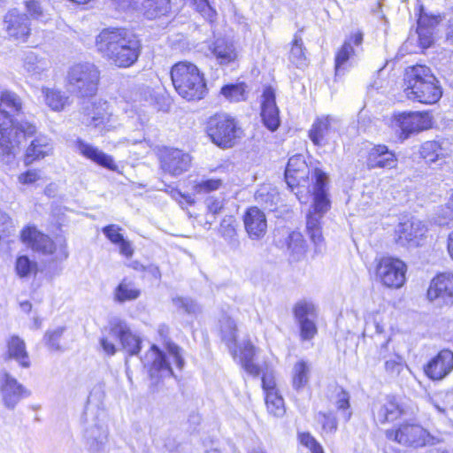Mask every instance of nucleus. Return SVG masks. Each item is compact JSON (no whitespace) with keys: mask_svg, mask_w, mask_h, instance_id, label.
<instances>
[{"mask_svg":"<svg viewBox=\"0 0 453 453\" xmlns=\"http://www.w3.org/2000/svg\"><path fill=\"white\" fill-rule=\"evenodd\" d=\"M120 231L121 227L114 224L108 225L102 229L106 238L113 244L119 246L120 254L129 258L133 256L134 250L131 242L124 238Z\"/></svg>","mask_w":453,"mask_h":453,"instance_id":"obj_36","label":"nucleus"},{"mask_svg":"<svg viewBox=\"0 0 453 453\" xmlns=\"http://www.w3.org/2000/svg\"><path fill=\"white\" fill-rule=\"evenodd\" d=\"M427 297L432 301L441 298L453 303V273H442L435 276L427 289Z\"/></svg>","mask_w":453,"mask_h":453,"instance_id":"obj_26","label":"nucleus"},{"mask_svg":"<svg viewBox=\"0 0 453 453\" xmlns=\"http://www.w3.org/2000/svg\"><path fill=\"white\" fill-rule=\"evenodd\" d=\"M173 302L176 306L182 308L188 313H196L199 311L197 303L189 298L179 297Z\"/></svg>","mask_w":453,"mask_h":453,"instance_id":"obj_61","label":"nucleus"},{"mask_svg":"<svg viewBox=\"0 0 453 453\" xmlns=\"http://www.w3.org/2000/svg\"><path fill=\"white\" fill-rule=\"evenodd\" d=\"M262 387L265 395H267V393H270V391H278L276 389V382L273 371L266 370L265 372H263Z\"/></svg>","mask_w":453,"mask_h":453,"instance_id":"obj_60","label":"nucleus"},{"mask_svg":"<svg viewBox=\"0 0 453 453\" xmlns=\"http://www.w3.org/2000/svg\"><path fill=\"white\" fill-rule=\"evenodd\" d=\"M207 210L212 215L219 213L223 208V201L215 197H209L206 200Z\"/></svg>","mask_w":453,"mask_h":453,"instance_id":"obj_64","label":"nucleus"},{"mask_svg":"<svg viewBox=\"0 0 453 453\" xmlns=\"http://www.w3.org/2000/svg\"><path fill=\"white\" fill-rule=\"evenodd\" d=\"M293 313L299 325L301 339L303 341L313 339L318 333L315 323L318 313L315 305L308 301H299L295 304Z\"/></svg>","mask_w":453,"mask_h":453,"instance_id":"obj_12","label":"nucleus"},{"mask_svg":"<svg viewBox=\"0 0 453 453\" xmlns=\"http://www.w3.org/2000/svg\"><path fill=\"white\" fill-rule=\"evenodd\" d=\"M316 419L321 424L323 433L332 434L336 432L338 426L337 419L332 413L319 412Z\"/></svg>","mask_w":453,"mask_h":453,"instance_id":"obj_53","label":"nucleus"},{"mask_svg":"<svg viewBox=\"0 0 453 453\" xmlns=\"http://www.w3.org/2000/svg\"><path fill=\"white\" fill-rule=\"evenodd\" d=\"M15 270L20 278H27L36 273L37 263L27 256H19L16 259Z\"/></svg>","mask_w":453,"mask_h":453,"instance_id":"obj_52","label":"nucleus"},{"mask_svg":"<svg viewBox=\"0 0 453 453\" xmlns=\"http://www.w3.org/2000/svg\"><path fill=\"white\" fill-rule=\"evenodd\" d=\"M110 335L118 339L122 349L130 356L137 355L140 352L142 339L131 331L125 320L118 318L111 319L110 322Z\"/></svg>","mask_w":453,"mask_h":453,"instance_id":"obj_17","label":"nucleus"},{"mask_svg":"<svg viewBox=\"0 0 453 453\" xmlns=\"http://www.w3.org/2000/svg\"><path fill=\"white\" fill-rule=\"evenodd\" d=\"M82 122L97 129L100 133H105L113 129L116 121L112 119L111 114L108 112L106 102L91 104L84 109Z\"/></svg>","mask_w":453,"mask_h":453,"instance_id":"obj_14","label":"nucleus"},{"mask_svg":"<svg viewBox=\"0 0 453 453\" xmlns=\"http://www.w3.org/2000/svg\"><path fill=\"white\" fill-rule=\"evenodd\" d=\"M7 356L14 359L22 368H29L31 362L24 340L17 335H12L7 341Z\"/></svg>","mask_w":453,"mask_h":453,"instance_id":"obj_34","label":"nucleus"},{"mask_svg":"<svg viewBox=\"0 0 453 453\" xmlns=\"http://www.w3.org/2000/svg\"><path fill=\"white\" fill-rule=\"evenodd\" d=\"M140 296V288L134 281L127 279L122 280L113 291L114 300L120 303L134 301Z\"/></svg>","mask_w":453,"mask_h":453,"instance_id":"obj_42","label":"nucleus"},{"mask_svg":"<svg viewBox=\"0 0 453 453\" xmlns=\"http://www.w3.org/2000/svg\"><path fill=\"white\" fill-rule=\"evenodd\" d=\"M189 3L206 20L213 21L217 12L208 0H189Z\"/></svg>","mask_w":453,"mask_h":453,"instance_id":"obj_54","label":"nucleus"},{"mask_svg":"<svg viewBox=\"0 0 453 453\" xmlns=\"http://www.w3.org/2000/svg\"><path fill=\"white\" fill-rule=\"evenodd\" d=\"M76 149L81 155L96 163L97 165L112 171L117 169L112 157L96 147L87 143L82 140H77Z\"/></svg>","mask_w":453,"mask_h":453,"instance_id":"obj_32","label":"nucleus"},{"mask_svg":"<svg viewBox=\"0 0 453 453\" xmlns=\"http://www.w3.org/2000/svg\"><path fill=\"white\" fill-rule=\"evenodd\" d=\"M406 264L395 257H381L377 265L375 275L377 280L388 288H400L406 281Z\"/></svg>","mask_w":453,"mask_h":453,"instance_id":"obj_8","label":"nucleus"},{"mask_svg":"<svg viewBox=\"0 0 453 453\" xmlns=\"http://www.w3.org/2000/svg\"><path fill=\"white\" fill-rule=\"evenodd\" d=\"M210 50L220 65H227L237 58L234 44L223 39L216 40Z\"/></svg>","mask_w":453,"mask_h":453,"instance_id":"obj_39","label":"nucleus"},{"mask_svg":"<svg viewBox=\"0 0 453 453\" xmlns=\"http://www.w3.org/2000/svg\"><path fill=\"white\" fill-rule=\"evenodd\" d=\"M165 349L167 350L169 357L175 363L176 366L181 369L184 365V360L181 357L180 349L179 348V346L173 342H167L165 345Z\"/></svg>","mask_w":453,"mask_h":453,"instance_id":"obj_59","label":"nucleus"},{"mask_svg":"<svg viewBox=\"0 0 453 453\" xmlns=\"http://www.w3.org/2000/svg\"><path fill=\"white\" fill-rule=\"evenodd\" d=\"M440 21V15L428 14L423 9L421 10L418 19L417 34L423 49H427L433 44L434 29Z\"/></svg>","mask_w":453,"mask_h":453,"instance_id":"obj_29","label":"nucleus"},{"mask_svg":"<svg viewBox=\"0 0 453 453\" xmlns=\"http://www.w3.org/2000/svg\"><path fill=\"white\" fill-rule=\"evenodd\" d=\"M261 117L265 126L274 131L280 125L279 110L275 102V92L271 87L264 89L261 102Z\"/></svg>","mask_w":453,"mask_h":453,"instance_id":"obj_28","label":"nucleus"},{"mask_svg":"<svg viewBox=\"0 0 453 453\" xmlns=\"http://www.w3.org/2000/svg\"><path fill=\"white\" fill-rule=\"evenodd\" d=\"M142 361L144 367L148 369L150 379L155 380V382H157L159 379L168 378L173 375L165 354L156 345L150 347Z\"/></svg>","mask_w":453,"mask_h":453,"instance_id":"obj_18","label":"nucleus"},{"mask_svg":"<svg viewBox=\"0 0 453 453\" xmlns=\"http://www.w3.org/2000/svg\"><path fill=\"white\" fill-rule=\"evenodd\" d=\"M255 200L265 209L273 210V206L280 201V195L272 184H263L256 191Z\"/></svg>","mask_w":453,"mask_h":453,"instance_id":"obj_43","label":"nucleus"},{"mask_svg":"<svg viewBox=\"0 0 453 453\" xmlns=\"http://www.w3.org/2000/svg\"><path fill=\"white\" fill-rule=\"evenodd\" d=\"M289 60L298 68H302L307 65L305 48L303 46V39L298 33L295 34L292 41Z\"/></svg>","mask_w":453,"mask_h":453,"instance_id":"obj_47","label":"nucleus"},{"mask_svg":"<svg viewBox=\"0 0 453 453\" xmlns=\"http://www.w3.org/2000/svg\"><path fill=\"white\" fill-rule=\"evenodd\" d=\"M404 94L411 101L432 104L440 100L442 95L438 81L429 67L417 65L406 69Z\"/></svg>","mask_w":453,"mask_h":453,"instance_id":"obj_3","label":"nucleus"},{"mask_svg":"<svg viewBox=\"0 0 453 453\" xmlns=\"http://www.w3.org/2000/svg\"><path fill=\"white\" fill-rule=\"evenodd\" d=\"M221 94L230 102H241L246 99V86L244 83L228 84L221 88Z\"/></svg>","mask_w":453,"mask_h":453,"instance_id":"obj_50","label":"nucleus"},{"mask_svg":"<svg viewBox=\"0 0 453 453\" xmlns=\"http://www.w3.org/2000/svg\"><path fill=\"white\" fill-rule=\"evenodd\" d=\"M85 439L88 449L95 453L101 450L107 440V430L104 426L95 425L85 431Z\"/></svg>","mask_w":453,"mask_h":453,"instance_id":"obj_41","label":"nucleus"},{"mask_svg":"<svg viewBox=\"0 0 453 453\" xmlns=\"http://www.w3.org/2000/svg\"><path fill=\"white\" fill-rule=\"evenodd\" d=\"M131 6L149 19L165 15L169 7V0H130Z\"/></svg>","mask_w":453,"mask_h":453,"instance_id":"obj_33","label":"nucleus"},{"mask_svg":"<svg viewBox=\"0 0 453 453\" xmlns=\"http://www.w3.org/2000/svg\"><path fill=\"white\" fill-rule=\"evenodd\" d=\"M221 339L227 346L232 355L237 357L236 348V325L230 318H224L220 320Z\"/></svg>","mask_w":453,"mask_h":453,"instance_id":"obj_45","label":"nucleus"},{"mask_svg":"<svg viewBox=\"0 0 453 453\" xmlns=\"http://www.w3.org/2000/svg\"><path fill=\"white\" fill-rule=\"evenodd\" d=\"M244 227L252 240H260L266 234L267 220L264 211L257 207L249 208L243 217Z\"/></svg>","mask_w":453,"mask_h":453,"instance_id":"obj_27","label":"nucleus"},{"mask_svg":"<svg viewBox=\"0 0 453 453\" xmlns=\"http://www.w3.org/2000/svg\"><path fill=\"white\" fill-rule=\"evenodd\" d=\"M239 350V358L242 368L251 376L257 377L261 372V369L253 362V357L256 354L254 345L250 341L243 342Z\"/></svg>","mask_w":453,"mask_h":453,"instance_id":"obj_40","label":"nucleus"},{"mask_svg":"<svg viewBox=\"0 0 453 453\" xmlns=\"http://www.w3.org/2000/svg\"><path fill=\"white\" fill-rule=\"evenodd\" d=\"M332 401L337 410L342 411L344 419L349 421L352 415V412L349 411V394L341 388H337Z\"/></svg>","mask_w":453,"mask_h":453,"instance_id":"obj_51","label":"nucleus"},{"mask_svg":"<svg viewBox=\"0 0 453 453\" xmlns=\"http://www.w3.org/2000/svg\"><path fill=\"white\" fill-rule=\"evenodd\" d=\"M0 391L4 406L11 410L21 399L30 395V391L6 371H3L0 375Z\"/></svg>","mask_w":453,"mask_h":453,"instance_id":"obj_16","label":"nucleus"},{"mask_svg":"<svg viewBox=\"0 0 453 453\" xmlns=\"http://www.w3.org/2000/svg\"><path fill=\"white\" fill-rule=\"evenodd\" d=\"M27 10L32 18L36 19H43L45 18L41 4L35 0H29L26 3Z\"/></svg>","mask_w":453,"mask_h":453,"instance_id":"obj_62","label":"nucleus"},{"mask_svg":"<svg viewBox=\"0 0 453 453\" xmlns=\"http://www.w3.org/2000/svg\"><path fill=\"white\" fill-rule=\"evenodd\" d=\"M363 42V34L360 32L355 33L348 40L344 42L342 46L339 49L335 56V73L340 75L343 73L353 62L357 50L354 48H358Z\"/></svg>","mask_w":453,"mask_h":453,"instance_id":"obj_24","label":"nucleus"},{"mask_svg":"<svg viewBox=\"0 0 453 453\" xmlns=\"http://www.w3.org/2000/svg\"><path fill=\"white\" fill-rule=\"evenodd\" d=\"M287 249L292 261H299L305 257L306 247L303 237L299 232H291L287 239Z\"/></svg>","mask_w":453,"mask_h":453,"instance_id":"obj_44","label":"nucleus"},{"mask_svg":"<svg viewBox=\"0 0 453 453\" xmlns=\"http://www.w3.org/2000/svg\"><path fill=\"white\" fill-rule=\"evenodd\" d=\"M207 133L217 146L231 148L237 138V124L234 118L226 113L215 114L208 121Z\"/></svg>","mask_w":453,"mask_h":453,"instance_id":"obj_7","label":"nucleus"},{"mask_svg":"<svg viewBox=\"0 0 453 453\" xmlns=\"http://www.w3.org/2000/svg\"><path fill=\"white\" fill-rule=\"evenodd\" d=\"M385 318L384 315L379 311L371 312L365 317V325L364 329V335L367 337L373 338L375 336L382 337V342L380 343V355L386 358L385 352L387 351V348L390 338L385 334Z\"/></svg>","mask_w":453,"mask_h":453,"instance_id":"obj_25","label":"nucleus"},{"mask_svg":"<svg viewBox=\"0 0 453 453\" xmlns=\"http://www.w3.org/2000/svg\"><path fill=\"white\" fill-rule=\"evenodd\" d=\"M426 233V226L418 219L400 223L395 230V242L403 247H418Z\"/></svg>","mask_w":453,"mask_h":453,"instance_id":"obj_19","label":"nucleus"},{"mask_svg":"<svg viewBox=\"0 0 453 453\" xmlns=\"http://www.w3.org/2000/svg\"><path fill=\"white\" fill-rule=\"evenodd\" d=\"M397 158L395 153L385 145H376L371 149L367 157V166L372 168H395Z\"/></svg>","mask_w":453,"mask_h":453,"instance_id":"obj_31","label":"nucleus"},{"mask_svg":"<svg viewBox=\"0 0 453 453\" xmlns=\"http://www.w3.org/2000/svg\"><path fill=\"white\" fill-rule=\"evenodd\" d=\"M42 93L44 96L46 104L53 111H62L69 104L68 96L59 90L42 88Z\"/></svg>","mask_w":453,"mask_h":453,"instance_id":"obj_46","label":"nucleus"},{"mask_svg":"<svg viewBox=\"0 0 453 453\" xmlns=\"http://www.w3.org/2000/svg\"><path fill=\"white\" fill-rule=\"evenodd\" d=\"M52 151L50 140L46 136H37L34 139L25 155V164L31 165L34 161L44 158Z\"/></svg>","mask_w":453,"mask_h":453,"instance_id":"obj_35","label":"nucleus"},{"mask_svg":"<svg viewBox=\"0 0 453 453\" xmlns=\"http://www.w3.org/2000/svg\"><path fill=\"white\" fill-rule=\"evenodd\" d=\"M50 63L49 59L39 57L34 52L26 54L23 59V67L25 71L35 79H42V75L49 70Z\"/></svg>","mask_w":453,"mask_h":453,"instance_id":"obj_37","label":"nucleus"},{"mask_svg":"<svg viewBox=\"0 0 453 453\" xmlns=\"http://www.w3.org/2000/svg\"><path fill=\"white\" fill-rule=\"evenodd\" d=\"M444 142L426 141L420 146V156L427 163H436L443 160L448 155V150L444 147Z\"/></svg>","mask_w":453,"mask_h":453,"instance_id":"obj_38","label":"nucleus"},{"mask_svg":"<svg viewBox=\"0 0 453 453\" xmlns=\"http://www.w3.org/2000/svg\"><path fill=\"white\" fill-rule=\"evenodd\" d=\"M386 435L389 440L404 446L418 448L434 444V438L430 434L417 424H401L396 429L388 430Z\"/></svg>","mask_w":453,"mask_h":453,"instance_id":"obj_10","label":"nucleus"},{"mask_svg":"<svg viewBox=\"0 0 453 453\" xmlns=\"http://www.w3.org/2000/svg\"><path fill=\"white\" fill-rule=\"evenodd\" d=\"M340 128L339 119L329 115L323 116L313 122L309 131V137L314 145L324 147L336 142Z\"/></svg>","mask_w":453,"mask_h":453,"instance_id":"obj_11","label":"nucleus"},{"mask_svg":"<svg viewBox=\"0 0 453 453\" xmlns=\"http://www.w3.org/2000/svg\"><path fill=\"white\" fill-rule=\"evenodd\" d=\"M171 79L176 92L184 99L200 100L206 94L203 74L190 62L181 61L173 65Z\"/></svg>","mask_w":453,"mask_h":453,"instance_id":"obj_4","label":"nucleus"},{"mask_svg":"<svg viewBox=\"0 0 453 453\" xmlns=\"http://www.w3.org/2000/svg\"><path fill=\"white\" fill-rule=\"evenodd\" d=\"M313 202L307 214L306 228L310 239L314 244L316 253L324 250V238L320 228V219L330 208L327 197V176L319 170L315 169L311 174Z\"/></svg>","mask_w":453,"mask_h":453,"instance_id":"obj_2","label":"nucleus"},{"mask_svg":"<svg viewBox=\"0 0 453 453\" xmlns=\"http://www.w3.org/2000/svg\"><path fill=\"white\" fill-rule=\"evenodd\" d=\"M23 243L34 251L43 255H51L56 250L54 242L46 234L39 232L35 226H27L21 231Z\"/></svg>","mask_w":453,"mask_h":453,"instance_id":"obj_23","label":"nucleus"},{"mask_svg":"<svg viewBox=\"0 0 453 453\" xmlns=\"http://www.w3.org/2000/svg\"><path fill=\"white\" fill-rule=\"evenodd\" d=\"M223 181L219 178L201 180L195 184L194 190L196 193H209L219 189Z\"/></svg>","mask_w":453,"mask_h":453,"instance_id":"obj_56","label":"nucleus"},{"mask_svg":"<svg viewBox=\"0 0 453 453\" xmlns=\"http://www.w3.org/2000/svg\"><path fill=\"white\" fill-rule=\"evenodd\" d=\"M159 160L162 171L173 177L187 172L191 164L190 156L178 149L166 148L163 150Z\"/></svg>","mask_w":453,"mask_h":453,"instance_id":"obj_15","label":"nucleus"},{"mask_svg":"<svg viewBox=\"0 0 453 453\" xmlns=\"http://www.w3.org/2000/svg\"><path fill=\"white\" fill-rule=\"evenodd\" d=\"M35 130V127L29 122L0 130V161L4 164L12 162L22 140L33 135Z\"/></svg>","mask_w":453,"mask_h":453,"instance_id":"obj_6","label":"nucleus"},{"mask_svg":"<svg viewBox=\"0 0 453 453\" xmlns=\"http://www.w3.org/2000/svg\"><path fill=\"white\" fill-rule=\"evenodd\" d=\"M401 413L402 409L393 396H387L383 400L377 401L372 406L373 418L380 424L396 419Z\"/></svg>","mask_w":453,"mask_h":453,"instance_id":"obj_30","label":"nucleus"},{"mask_svg":"<svg viewBox=\"0 0 453 453\" xmlns=\"http://www.w3.org/2000/svg\"><path fill=\"white\" fill-rule=\"evenodd\" d=\"M300 442L308 448L311 453H324L321 445L316 439L309 433H303L299 434Z\"/></svg>","mask_w":453,"mask_h":453,"instance_id":"obj_58","label":"nucleus"},{"mask_svg":"<svg viewBox=\"0 0 453 453\" xmlns=\"http://www.w3.org/2000/svg\"><path fill=\"white\" fill-rule=\"evenodd\" d=\"M23 102L19 96L12 91H4L0 96V130L8 127H17L24 122H19L17 117L22 112Z\"/></svg>","mask_w":453,"mask_h":453,"instance_id":"obj_13","label":"nucleus"},{"mask_svg":"<svg viewBox=\"0 0 453 453\" xmlns=\"http://www.w3.org/2000/svg\"><path fill=\"white\" fill-rule=\"evenodd\" d=\"M65 328L64 326H58L53 330H48L44 335L45 344L51 350H60L61 347L59 344V341L61 336L63 335Z\"/></svg>","mask_w":453,"mask_h":453,"instance_id":"obj_55","label":"nucleus"},{"mask_svg":"<svg viewBox=\"0 0 453 453\" xmlns=\"http://www.w3.org/2000/svg\"><path fill=\"white\" fill-rule=\"evenodd\" d=\"M5 31L10 38L18 42H27L30 35V24L27 15L19 13L17 10L10 11L4 16Z\"/></svg>","mask_w":453,"mask_h":453,"instance_id":"obj_20","label":"nucleus"},{"mask_svg":"<svg viewBox=\"0 0 453 453\" xmlns=\"http://www.w3.org/2000/svg\"><path fill=\"white\" fill-rule=\"evenodd\" d=\"M452 370L453 352L449 349L441 350L424 367L426 375L433 380L444 379Z\"/></svg>","mask_w":453,"mask_h":453,"instance_id":"obj_22","label":"nucleus"},{"mask_svg":"<svg viewBox=\"0 0 453 453\" xmlns=\"http://www.w3.org/2000/svg\"><path fill=\"white\" fill-rule=\"evenodd\" d=\"M66 79L73 93L81 97H89L97 91L100 71L93 63H77L69 68Z\"/></svg>","mask_w":453,"mask_h":453,"instance_id":"obj_5","label":"nucleus"},{"mask_svg":"<svg viewBox=\"0 0 453 453\" xmlns=\"http://www.w3.org/2000/svg\"><path fill=\"white\" fill-rule=\"evenodd\" d=\"M309 174V167L302 155H295L288 159L285 171V180L291 190L297 187H305Z\"/></svg>","mask_w":453,"mask_h":453,"instance_id":"obj_21","label":"nucleus"},{"mask_svg":"<svg viewBox=\"0 0 453 453\" xmlns=\"http://www.w3.org/2000/svg\"><path fill=\"white\" fill-rule=\"evenodd\" d=\"M310 365L303 360L296 362L293 367L292 381L296 389L303 388L309 381Z\"/></svg>","mask_w":453,"mask_h":453,"instance_id":"obj_49","label":"nucleus"},{"mask_svg":"<svg viewBox=\"0 0 453 453\" xmlns=\"http://www.w3.org/2000/svg\"><path fill=\"white\" fill-rule=\"evenodd\" d=\"M113 340L116 339L110 335V332L108 333V335L103 336L100 339L101 348L103 349L104 352L109 356H113L117 351V348L113 342Z\"/></svg>","mask_w":453,"mask_h":453,"instance_id":"obj_63","label":"nucleus"},{"mask_svg":"<svg viewBox=\"0 0 453 453\" xmlns=\"http://www.w3.org/2000/svg\"><path fill=\"white\" fill-rule=\"evenodd\" d=\"M403 369V362L398 355H394V357L385 362V370L392 377L398 376Z\"/></svg>","mask_w":453,"mask_h":453,"instance_id":"obj_57","label":"nucleus"},{"mask_svg":"<svg viewBox=\"0 0 453 453\" xmlns=\"http://www.w3.org/2000/svg\"><path fill=\"white\" fill-rule=\"evenodd\" d=\"M392 126L400 130V139L405 140L412 134L431 128L433 117L428 111H404L394 115Z\"/></svg>","mask_w":453,"mask_h":453,"instance_id":"obj_9","label":"nucleus"},{"mask_svg":"<svg viewBox=\"0 0 453 453\" xmlns=\"http://www.w3.org/2000/svg\"><path fill=\"white\" fill-rule=\"evenodd\" d=\"M265 405L269 414L281 418L286 413L285 403L278 391H270L265 395Z\"/></svg>","mask_w":453,"mask_h":453,"instance_id":"obj_48","label":"nucleus"},{"mask_svg":"<svg viewBox=\"0 0 453 453\" xmlns=\"http://www.w3.org/2000/svg\"><path fill=\"white\" fill-rule=\"evenodd\" d=\"M96 50L119 68L133 65L141 54V43L135 35L125 28H104L96 37Z\"/></svg>","mask_w":453,"mask_h":453,"instance_id":"obj_1","label":"nucleus"}]
</instances>
